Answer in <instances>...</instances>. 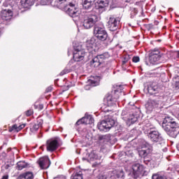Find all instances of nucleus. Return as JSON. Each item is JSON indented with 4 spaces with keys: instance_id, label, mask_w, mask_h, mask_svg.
I'll use <instances>...</instances> for the list:
<instances>
[{
    "instance_id": "79ce46f5",
    "label": "nucleus",
    "mask_w": 179,
    "mask_h": 179,
    "mask_svg": "<svg viewBox=\"0 0 179 179\" xmlns=\"http://www.w3.org/2000/svg\"><path fill=\"white\" fill-rule=\"evenodd\" d=\"M52 90V87H48L46 89V92L48 93V92H51Z\"/></svg>"
},
{
    "instance_id": "20e7f679",
    "label": "nucleus",
    "mask_w": 179,
    "mask_h": 179,
    "mask_svg": "<svg viewBox=\"0 0 179 179\" xmlns=\"http://www.w3.org/2000/svg\"><path fill=\"white\" fill-rule=\"evenodd\" d=\"M97 22H99V16L91 14L84 17L83 26L87 29H92Z\"/></svg>"
},
{
    "instance_id": "6e6552de",
    "label": "nucleus",
    "mask_w": 179,
    "mask_h": 179,
    "mask_svg": "<svg viewBox=\"0 0 179 179\" xmlns=\"http://www.w3.org/2000/svg\"><path fill=\"white\" fill-rule=\"evenodd\" d=\"M120 22H121V18L119 17H114L112 15L109 17V20L108 21V26L110 31H115V30L118 29Z\"/></svg>"
},
{
    "instance_id": "423d86ee",
    "label": "nucleus",
    "mask_w": 179,
    "mask_h": 179,
    "mask_svg": "<svg viewBox=\"0 0 179 179\" xmlns=\"http://www.w3.org/2000/svg\"><path fill=\"white\" fill-rule=\"evenodd\" d=\"M115 124V120L110 118L106 120H102L99 124H98L97 127L99 131H107V129H111Z\"/></svg>"
},
{
    "instance_id": "09e8293b",
    "label": "nucleus",
    "mask_w": 179,
    "mask_h": 179,
    "mask_svg": "<svg viewBox=\"0 0 179 179\" xmlns=\"http://www.w3.org/2000/svg\"><path fill=\"white\" fill-rule=\"evenodd\" d=\"M152 151H153V148L151 147V152H152Z\"/></svg>"
},
{
    "instance_id": "2eb2a0df",
    "label": "nucleus",
    "mask_w": 179,
    "mask_h": 179,
    "mask_svg": "<svg viewBox=\"0 0 179 179\" xmlns=\"http://www.w3.org/2000/svg\"><path fill=\"white\" fill-rule=\"evenodd\" d=\"M132 171L134 177L138 178L143 173V166L141 164H134L132 166Z\"/></svg>"
},
{
    "instance_id": "bb28decb",
    "label": "nucleus",
    "mask_w": 179,
    "mask_h": 179,
    "mask_svg": "<svg viewBox=\"0 0 179 179\" xmlns=\"http://www.w3.org/2000/svg\"><path fill=\"white\" fill-rule=\"evenodd\" d=\"M144 163L147 166H151V167H155V161L152 160V159L145 157L144 158Z\"/></svg>"
},
{
    "instance_id": "9d476101",
    "label": "nucleus",
    "mask_w": 179,
    "mask_h": 179,
    "mask_svg": "<svg viewBox=\"0 0 179 179\" xmlns=\"http://www.w3.org/2000/svg\"><path fill=\"white\" fill-rule=\"evenodd\" d=\"M86 52H85V50H82V48H74L73 58L76 62H80V61H83Z\"/></svg>"
},
{
    "instance_id": "603ef678",
    "label": "nucleus",
    "mask_w": 179,
    "mask_h": 179,
    "mask_svg": "<svg viewBox=\"0 0 179 179\" xmlns=\"http://www.w3.org/2000/svg\"><path fill=\"white\" fill-rule=\"evenodd\" d=\"M111 178L113 179V177H111Z\"/></svg>"
},
{
    "instance_id": "a878e982",
    "label": "nucleus",
    "mask_w": 179,
    "mask_h": 179,
    "mask_svg": "<svg viewBox=\"0 0 179 179\" xmlns=\"http://www.w3.org/2000/svg\"><path fill=\"white\" fill-rule=\"evenodd\" d=\"M126 121H128L129 124H135L138 121V116H135L134 114H130Z\"/></svg>"
},
{
    "instance_id": "2f4dec72",
    "label": "nucleus",
    "mask_w": 179,
    "mask_h": 179,
    "mask_svg": "<svg viewBox=\"0 0 179 179\" xmlns=\"http://www.w3.org/2000/svg\"><path fill=\"white\" fill-rule=\"evenodd\" d=\"M116 179H124V171L120 170L115 175Z\"/></svg>"
},
{
    "instance_id": "de8ad7c7",
    "label": "nucleus",
    "mask_w": 179,
    "mask_h": 179,
    "mask_svg": "<svg viewBox=\"0 0 179 179\" xmlns=\"http://www.w3.org/2000/svg\"><path fill=\"white\" fill-rule=\"evenodd\" d=\"M122 115H125V112L123 111V112L122 113Z\"/></svg>"
},
{
    "instance_id": "f8f14e48",
    "label": "nucleus",
    "mask_w": 179,
    "mask_h": 179,
    "mask_svg": "<svg viewBox=\"0 0 179 179\" xmlns=\"http://www.w3.org/2000/svg\"><path fill=\"white\" fill-rule=\"evenodd\" d=\"M37 163L42 170H45L51 166V161H50V158H48V157L39 158Z\"/></svg>"
},
{
    "instance_id": "f03ea898",
    "label": "nucleus",
    "mask_w": 179,
    "mask_h": 179,
    "mask_svg": "<svg viewBox=\"0 0 179 179\" xmlns=\"http://www.w3.org/2000/svg\"><path fill=\"white\" fill-rule=\"evenodd\" d=\"M57 2H59V4H57L56 6H59L63 5L65 12L71 16V17H76L78 16V8L75 7V4L71 2V0H57Z\"/></svg>"
},
{
    "instance_id": "a211bd4d",
    "label": "nucleus",
    "mask_w": 179,
    "mask_h": 179,
    "mask_svg": "<svg viewBox=\"0 0 179 179\" xmlns=\"http://www.w3.org/2000/svg\"><path fill=\"white\" fill-rule=\"evenodd\" d=\"M104 31H106V28L104 27V24H97L95 25L94 28V34L95 37L96 36H99V34H101V33H103Z\"/></svg>"
},
{
    "instance_id": "f3484780",
    "label": "nucleus",
    "mask_w": 179,
    "mask_h": 179,
    "mask_svg": "<svg viewBox=\"0 0 179 179\" xmlns=\"http://www.w3.org/2000/svg\"><path fill=\"white\" fill-rule=\"evenodd\" d=\"M96 38H91L90 40L87 41L86 42V48L87 51H89V52H93V51H96V49H94V48L96 45Z\"/></svg>"
},
{
    "instance_id": "6ab92c4d",
    "label": "nucleus",
    "mask_w": 179,
    "mask_h": 179,
    "mask_svg": "<svg viewBox=\"0 0 179 179\" xmlns=\"http://www.w3.org/2000/svg\"><path fill=\"white\" fill-rule=\"evenodd\" d=\"M34 179V175L31 171H27L24 173L20 174L17 179Z\"/></svg>"
},
{
    "instance_id": "3c124183",
    "label": "nucleus",
    "mask_w": 179,
    "mask_h": 179,
    "mask_svg": "<svg viewBox=\"0 0 179 179\" xmlns=\"http://www.w3.org/2000/svg\"><path fill=\"white\" fill-rule=\"evenodd\" d=\"M107 111H110V110L108 109Z\"/></svg>"
},
{
    "instance_id": "8fccbe9b",
    "label": "nucleus",
    "mask_w": 179,
    "mask_h": 179,
    "mask_svg": "<svg viewBox=\"0 0 179 179\" xmlns=\"http://www.w3.org/2000/svg\"><path fill=\"white\" fill-rule=\"evenodd\" d=\"M146 127H150V124H147Z\"/></svg>"
},
{
    "instance_id": "7c9ffc66",
    "label": "nucleus",
    "mask_w": 179,
    "mask_h": 179,
    "mask_svg": "<svg viewBox=\"0 0 179 179\" xmlns=\"http://www.w3.org/2000/svg\"><path fill=\"white\" fill-rule=\"evenodd\" d=\"M149 155V151L146 150H141L139 151V155L141 157H143V159H145V157H147V156Z\"/></svg>"
},
{
    "instance_id": "ddd939ff",
    "label": "nucleus",
    "mask_w": 179,
    "mask_h": 179,
    "mask_svg": "<svg viewBox=\"0 0 179 179\" xmlns=\"http://www.w3.org/2000/svg\"><path fill=\"white\" fill-rule=\"evenodd\" d=\"M148 138L152 141V142H162L163 141V137L162 134L157 131H152L148 134Z\"/></svg>"
},
{
    "instance_id": "39448f33",
    "label": "nucleus",
    "mask_w": 179,
    "mask_h": 179,
    "mask_svg": "<svg viewBox=\"0 0 179 179\" xmlns=\"http://www.w3.org/2000/svg\"><path fill=\"white\" fill-rule=\"evenodd\" d=\"M13 17V12L10 9H4L0 12V24H8Z\"/></svg>"
},
{
    "instance_id": "1a4fd4ad",
    "label": "nucleus",
    "mask_w": 179,
    "mask_h": 179,
    "mask_svg": "<svg viewBox=\"0 0 179 179\" xmlns=\"http://www.w3.org/2000/svg\"><path fill=\"white\" fill-rule=\"evenodd\" d=\"M160 50L159 49H155L150 53L149 61L152 65H157L160 62Z\"/></svg>"
},
{
    "instance_id": "f257e3e1",
    "label": "nucleus",
    "mask_w": 179,
    "mask_h": 179,
    "mask_svg": "<svg viewBox=\"0 0 179 179\" xmlns=\"http://www.w3.org/2000/svg\"><path fill=\"white\" fill-rule=\"evenodd\" d=\"M162 128L171 138H176L179 134V124L176 122V119L171 116L165 117L162 123Z\"/></svg>"
},
{
    "instance_id": "e433bc0d",
    "label": "nucleus",
    "mask_w": 179,
    "mask_h": 179,
    "mask_svg": "<svg viewBox=\"0 0 179 179\" xmlns=\"http://www.w3.org/2000/svg\"><path fill=\"white\" fill-rule=\"evenodd\" d=\"M72 179H83V176H82V172L76 174Z\"/></svg>"
},
{
    "instance_id": "412c9836",
    "label": "nucleus",
    "mask_w": 179,
    "mask_h": 179,
    "mask_svg": "<svg viewBox=\"0 0 179 179\" xmlns=\"http://www.w3.org/2000/svg\"><path fill=\"white\" fill-rule=\"evenodd\" d=\"M96 0H83V6L85 9H90Z\"/></svg>"
},
{
    "instance_id": "c756f323",
    "label": "nucleus",
    "mask_w": 179,
    "mask_h": 179,
    "mask_svg": "<svg viewBox=\"0 0 179 179\" xmlns=\"http://www.w3.org/2000/svg\"><path fill=\"white\" fill-rule=\"evenodd\" d=\"M99 159V155H96L94 152H92L90 154V159L91 162H94V160H97Z\"/></svg>"
},
{
    "instance_id": "dca6fc26",
    "label": "nucleus",
    "mask_w": 179,
    "mask_h": 179,
    "mask_svg": "<svg viewBox=\"0 0 179 179\" xmlns=\"http://www.w3.org/2000/svg\"><path fill=\"white\" fill-rule=\"evenodd\" d=\"M47 150L48 152H54L58 149V141L48 140L46 144Z\"/></svg>"
},
{
    "instance_id": "cd10ccee",
    "label": "nucleus",
    "mask_w": 179,
    "mask_h": 179,
    "mask_svg": "<svg viewBox=\"0 0 179 179\" xmlns=\"http://www.w3.org/2000/svg\"><path fill=\"white\" fill-rule=\"evenodd\" d=\"M39 128H40V124H31L30 126V131L31 132H32V134H34V132H37V131H38Z\"/></svg>"
},
{
    "instance_id": "9b49d317",
    "label": "nucleus",
    "mask_w": 179,
    "mask_h": 179,
    "mask_svg": "<svg viewBox=\"0 0 179 179\" xmlns=\"http://www.w3.org/2000/svg\"><path fill=\"white\" fill-rule=\"evenodd\" d=\"M93 122H94L93 116H92V115H89L88 113H85L83 117L76 122V126L82 125V124H84L85 125L92 124Z\"/></svg>"
},
{
    "instance_id": "a18cd8bd",
    "label": "nucleus",
    "mask_w": 179,
    "mask_h": 179,
    "mask_svg": "<svg viewBox=\"0 0 179 179\" xmlns=\"http://www.w3.org/2000/svg\"><path fill=\"white\" fill-rule=\"evenodd\" d=\"M65 73H66V72H65V71H63L60 73V75L63 76L65 75Z\"/></svg>"
},
{
    "instance_id": "f704fd0d",
    "label": "nucleus",
    "mask_w": 179,
    "mask_h": 179,
    "mask_svg": "<svg viewBox=\"0 0 179 179\" xmlns=\"http://www.w3.org/2000/svg\"><path fill=\"white\" fill-rule=\"evenodd\" d=\"M129 59H131V57H129V55L124 56L123 60H122L123 65H124V64H127V62H128Z\"/></svg>"
},
{
    "instance_id": "ea45409f",
    "label": "nucleus",
    "mask_w": 179,
    "mask_h": 179,
    "mask_svg": "<svg viewBox=\"0 0 179 179\" xmlns=\"http://www.w3.org/2000/svg\"><path fill=\"white\" fill-rule=\"evenodd\" d=\"M133 62H139L140 59L139 57L136 56V57H134L132 59Z\"/></svg>"
},
{
    "instance_id": "a19ab883",
    "label": "nucleus",
    "mask_w": 179,
    "mask_h": 179,
    "mask_svg": "<svg viewBox=\"0 0 179 179\" xmlns=\"http://www.w3.org/2000/svg\"><path fill=\"white\" fill-rule=\"evenodd\" d=\"M98 179H108L106 175H99Z\"/></svg>"
},
{
    "instance_id": "4be33fe9",
    "label": "nucleus",
    "mask_w": 179,
    "mask_h": 179,
    "mask_svg": "<svg viewBox=\"0 0 179 179\" xmlns=\"http://www.w3.org/2000/svg\"><path fill=\"white\" fill-rule=\"evenodd\" d=\"M24 127H26V124H22L19 126H17V124H14L12 126L11 129H10V132H12V131L19 132L20 131H22Z\"/></svg>"
},
{
    "instance_id": "473e14b6",
    "label": "nucleus",
    "mask_w": 179,
    "mask_h": 179,
    "mask_svg": "<svg viewBox=\"0 0 179 179\" xmlns=\"http://www.w3.org/2000/svg\"><path fill=\"white\" fill-rule=\"evenodd\" d=\"M173 82H175L174 83V86L176 87V89H179V77H176L173 79Z\"/></svg>"
},
{
    "instance_id": "7ed1b4c3",
    "label": "nucleus",
    "mask_w": 179,
    "mask_h": 179,
    "mask_svg": "<svg viewBox=\"0 0 179 179\" xmlns=\"http://www.w3.org/2000/svg\"><path fill=\"white\" fill-rule=\"evenodd\" d=\"M120 92L118 90H115L107 94L105 101L108 107H113V106H115V103H117L120 99Z\"/></svg>"
},
{
    "instance_id": "4468645a",
    "label": "nucleus",
    "mask_w": 179,
    "mask_h": 179,
    "mask_svg": "<svg viewBox=\"0 0 179 179\" xmlns=\"http://www.w3.org/2000/svg\"><path fill=\"white\" fill-rule=\"evenodd\" d=\"M109 1L108 0H97L96 8L100 13L106 10V8L108 6Z\"/></svg>"
},
{
    "instance_id": "aec40b11",
    "label": "nucleus",
    "mask_w": 179,
    "mask_h": 179,
    "mask_svg": "<svg viewBox=\"0 0 179 179\" xmlns=\"http://www.w3.org/2000/svg\"><path fill=\"white\" fill-rule=\"evenodd\" d=\"M88 83L92 86H99V83H100V78L99 77H91L90 79L88 80Z\"/></svg>"
},
{
    "instance_id": "c85d7f7f",
    "label": "nucleus",
    "mask_w": 179,
    "mask_h": 179,
    "mask_svg": "<svg viewBox=\"0 0 179 179\" xmlns=\"http://www.w3.org/2000/svg\"><path fill=\"white\" fill-rule=\"evenodd\" d=\"M152 179H167V177H166V176H164V174L163 173H158L152 175Z\"/></svg>"
},
{
    "instance_id": "37998d69",
    "label": "nucleus",
    "mask_w": 179,
    "mask_h": 179,
    "mask_svg": "<svg viewBox=\"0 0 179 179\" xmlns=\"http://www.w3.org/2000/svg\"><path fill=\"white\" fill-rule=\"evenodd\" d=\"M100 163H101V162H95V163H94L93 164H92V166H94V167H97V166H99V164H100Z\"/></svg>"
},
{
    "instance_id": "c9c22d12",
    "label": "nucleus",
    "mask_w": 179,
    "mask_h": 179,
    "mask_svg": "<svg viewBox=\"0 0 179 179\" xmlns=\"http://www.w3.org/2000/svg\"><path fill=\"white\" fill-rule=\"evenodd\" d=\"M152 92H156V88H153L152 87V84H150L148 87V92L150 93V94H152Z\"/></svg>"
},
{
    "instance_id": "5701e85b",
    "label": "nucleus",
    "mask_w": 179,
    "mask_h": 179,
    "mask_svg": "<svg viewBox=\"0 0 179 179\" xmlns=\"http://www.w3.org/2000/svg\"><path fill=\"white\" fill-rule=\"evenodd\" d=\"M29 163L24 161H20L17 163V170H23V169H27V167H29Z\"/></svg>"
},
{
    "instance_id": "393cba45",
    "label": "nucleus",
    "mask_w": 179,
    "mask_h": 179,
    "mask_svg": "<svg viewBox=\"0 0 179 179\" xmlns=\"http://www.w3.org/2000/svg\"><path fill=\"white\" fill-rule=\"evenodd\" d=\"M95 37H96L98 40H101V41H106V40H107V37H108V34H107V31H105L101 34L96 35Z\"/></svg>"
},
{
    "instance_id": "0eeeda50",
    "label": "nucleus",
    "mask_w": 179,
    "mask_h": 179,
    "mask_svg": "<svg viewBox=\"0 0 179 179\" xmlns=\"http://www.w3.org/2000/svg\"><path fill=\"white\" fill-rule=\"evenodd\" d=\"M108 58H110L108 52H104L101 55H99L92 59V65H93L94 68H98V66H100V65L103 64L104 59H107Z\"/></svg>"
},
{
    "instance_id": "58836bf2",
    "label": "nucleus",
    "mask_w": 179,
    "mask_h": 179,
    "mask_svg": "<svg viewBox=\"0 0 179 179\" xmlns=\"http://www.w3.org/2000/svg\"><path fill=\"white\" fill-rule=\"evenodd\" d=\"M27 117H30V115H33V110L29 109L25 112Z\"/></svg>"
},
{
    "instance_id": "c03bdc74",
    "label": "nucleus",
    "mask_w": 179,
    "mask_h": 179,
    "mask_svg": "<svg viewBox=\"0 0 179 179\" xmlns=\"http://www.w3.org/2000/svg\"><path fill=\"white\" fill-rule=\"evenodd\" d=\"M174 55H175L177 58H179V52H174Z\"/></svg>"
},
{
    "instance_id": "49530a36",
    "label": "nucleus",
    "mask_w": 179,
    "mask_h": 179,
    "mask_svg": "<svg viewBox=\"0 0 179 179\" xmlns=\"http://www.w3.org/2000/svg\"><path fill=\"white\" fill-rule=\"evenodd\" d=\"M169 170H171V171H174V169H173V168H171V167H169V168H168V171H169Z\"/></svg>"
},
{
    "instance_id": "72a5a7b5",
    "label": "nucleus",
    "mask_w": 179,
    "mask_h": 179,
    "mask_svg": "<svg viewBox=\"0 0 179 179\" xmlns=\"http://www.w3.org/2000/svg\"><path fill=\"white\" fill-rule=\"evenodd\" d=\"M150 105H151V107H153V108L159 107V101L151 100Z\"/></svg>"
},
{
    "instance_id": "b1692460",
    "label": "nucleus",
    "mask_w": 179,
    "mask_h": 179,
    "mask_svg": "<svg viewBox=\"0 0 179 179\" xmlns=\"http://www.w3.org/2000/svg\"><path fill=\"white\" fill-rule=\"evenodd\" d=\"M21 3L24 8H29L34 5V0H21Z\"/></svg>"
},
{
    "instance_id": "4c0bfd02",
    "label": "nucleus",
    "mask_w": 179,
    "mask_h": 179,
    "mask_svg": "<svg viewBox=\"0 0 179 179\" xmlns=\"http://www.w3.org/2000/svg\"><path fill=\"white\" fill-rule=\"evenodd\" d=\"M52 2V0H41L42 5H50Z\"/></svg>"
}]
</instances>
